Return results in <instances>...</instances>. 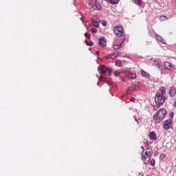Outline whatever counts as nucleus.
Segmentation results:
<instances>
[{"instance_id":"8","label":"nucleus","mask_w":176,"mask_h":176,"mask_svg":"<svg viewBox=\"0 0 176 176\" xmlns=\"http://www.w3.org/2000/svg\"><path fill=\"white\" fill-rule=\"evenodd\" d=\"M122 75L125 76L128 79H135L137 78V74L135 73H131L129 71L123 72Z\"/></svg>"},{"instance_id":"5","label":"nucleus","mask_w":176,"mask_h":176,"mask_svg":"<svg viewBox=\"0 0 176 176\" xmlns=\"http://www.w3.org/2000/svg\"><path fill=\"white\" fill-rule=\"evenodd\" d=\"M89 7L91 9H94V10H100L101 9V5H100V2L97 1V0H91L89 3Z\"/></svg>"},{"instance_id":"29","label":"nucleus","mask_w":176,"mask_h":176,"mask_svg":"<svg viewBox=\"0 0 176 176\" xmlns=\"http://www.w3.org/2000/svg\"><path fill=\"white\" fill-rule=\"evenodd\" d=\"M104 1H106L107 2H109V0H104Z\"/></svg>"},{"instance_id":"12","label":"nucleus","mask_w":176,"mask_h":176,"mask_svg":"<svg viewBox=\"0 0 176 176\" xmlns=\"http://www.w3.org/2000/svg\"><path fill=\"white\" fill-rule=\"evenodd\" d=\"M99 45L101 47H105L107 46V40L104 38H100L99 39Z\"/></svg>"},{"instance_id":"3","label":"nucleus","mask_w":176,"mask_h":176,"mask_svg":"<svg viewBox=\"0 0 176 176\" xmlns=\"http://www.w3.org/2000/svg\"><path fill=\"white\" fill-rule=\"evenodd\" d=\"M142 160L144 162V164H148L151 162V158L152 157V149L146 148L144 153V146H142Z\"/></svg>"},{"instance_id":"2","label":"nucleus","mask_w":176,"mask_h":176,"mask_svg":"<svg viewBox=\"0 0 176 176\" xmlns=\"http://www.w3.org/2000/svg\"><path fill=\"white\" fill-rule=\"evenodd\" d=\"M166 115H167V110L166 109L162 108L160 109L153 116L155 124L160 123L166 118Z\"/></svg>"},{"instance_id":"14","label":"nucleus","mask_w":176,"mask_h":176,"mask_svg":"<svg viewBox=\"0 0 176 176\" xmlns=\"http://www.w3.org/2000/svg\"><path fill=\"white\" fill-rule=\"evenodd\" d=\"M155 37H156L157 41L160 42V43H163L164 45H165L166 40H164V38H163V37H162L160 35H159L157 34H155Z\"/></svg>"},{"instance_id":"21","label":"nucleus","mask_w":176,"mask_h":176,"mask_svg":"<svg viewBox=\"0 0 176 176\" xmlns=\"http://www.w3.org/2000/svg\"><path fill=\"white\" fill-rule=\"evenodd\" d=\"M90 31H91V32H92V34H96L97 32V29L91 28Z\"/></svg>"},{"instance_id":"25","label":"nucleus","mask_w":176,"mask_h":176,"mask_svg":"<svg viewBox=\"0 0 176 176\" xmlns=\"http://www.w3.org/2000/svg\"><path fill=\"white\" fill-rule=\"evenodd\" d=\"M130 101L132 102H135V98H131Z\"/></svg>"},{"instance_id":"9","label":"nucleus","mask_w":176,"mask_h":176,"mask_svg":"<svg viewBox=\"0 0 176 176\" xmlns=\"http://www.w3.org/2000/svg\"><path fill=\"white\" fill-rule=\"evenodd\" d=\"M171 123H173V120L171 119L165 120L164 124V130H169V129H171Z\"/></svg>"},{"instance_id":"19","label":"nucleus","mask_w":176,"mask_h":176,"mask_svg":"<svg viewBox=\"0 0 176 176\" xmlns=\"http://www.w3.org/2000/svg\"><path fill=\"white\" fill-rule=\"evenodd\" d=\"M91 23L94 27L98 28L100 25V24L98 23V21H97L91 20Z\"/></svg>"},{"instance_id":"24","label":"nucleus","mask_w":176,"mask_h":176,"mask_svg":"<svg viewBox=\"0 0 176 176\" xmlns=\"http://www.w3.org/2000/svg\"><path fill=\"white\" fill-rule=\"evenodd\" d=\"M102 24L103 27H107V25H108L107 21H102Z\"/></svg>"},{"instance_id":"18","label":"nucleus","mask_w":176,"mask_h":176,"mask_svg":"<svg viewBox=\"0 0 176 176\" xmlns=\"http://www.w3.org/2000/svg\"><path fill=\"white\" fill-rule=\"evenodd\" d=\"M134 3L135 5H138V6H141V5H142V0H134Z\"/></svg>"},{"instance_id":"27","label":"nucleus","mask_w":176,"mask_h":176,"mask_svg":"<svg viewBox=\"0 0 176 176\" xmlns=\"http://www.w3.org/2000/svg\"><path fill=\"white\" fill-rule=\"evenodd\" d=\"M99 80H104V76H100Z\"/></svg>"},{"instance_id":"10","label":"nucleus","mask_w":176,"mask_h":176,"mask_svg":"<svg viewBox=\"0 0 176 176\" xmlns=\"http://www.w3.org/2000/svg\"><path fill=\"white\" fill-rule=\"evenodd\" d=\"M164 69H168L169 71H174V65L170 62H164Z\"/></svg>"},{"instance_id":"17","label":"nucleus","mask_w":176,"mask_h":176,"mask_svg":"<svg viewBox=\"0 0 176 176\" xmlns=\"http://www.w3.org/2000/svg\"><path fill=\"white\" fill-rule=\"evenodd\" d=\"M141 74H142V76H144V78H148L150 76L149 74L144 70L141 71Z\"/></svg>"},{"instance_id":"4","label":"nucleus","mask_w":176,"mask_h":176,"mask_svg":"<svg viewBox=\"0 0 176 176\" xmlns=\"http://www.w3.org/2000/svg\"><path fill=\"white\" fill-rule=\"evenodd\" d=\"M113 32L118 38H121L124 35V29L120 25H116L113 28Z\"/></svg>"},{"instance_id":"26","label":"nucleus","mask_w":176,"mask_h":176,"mask_svg":"<svg viewBox=\"0 0 176 176\" xmlns=\"http://www.w3.org/2000/svg\"><path fill=\"white\" fill-rule=\"evenodd\" d=\"M85 36H86V38H90V35L88 34L87 33H85Z\"/></svg>"},{"instance_id":"13","label":"nucleus","mask_w":176,"mask_h":176,"mask_svg":"<svg viewBox=\"0 0 176 176\" xmlns=\"http://www.w3.org/2000/svg\"><path fill=\"white\" fill-rule=\"evenodd\" d=\"M109 58L111 60H116V58H118V53L113 52V54H110L108 56H106V60H109Z\"/></svg>"},{"instance_id":"7","label":"nucleus","mask_w":176,"mask_h":176,"mask_svg":"<svg viewBox=\"0 0 176 176\" xmlns=\"http://www.w3.org/2000/svg\"><path fill=\"white\" fill-rule=\"evenodd\" d=\"M100 69L102 72V74H108V75H109V76H111L112 75V72H113V69H108V67H107V66L102 65L100 67Z\"/></svg>"},{"instance_id":"16","label":"nucleus","mask_w":176,"mask_h":176,"mask_svg":"<svg viewBox=\"0 0 176 176\" xmlns=\"http://www.w3.org/2000/svg\"><path fill=\"white\" fill-rule=\"evenodd\" d=\"M120 2V0H109L108 3L111 5H118Z\"/></svg>"},{"instance_id":"20","label":"nucleus","mask_w":176,"mask_h":176,"mask_svg":"<svg viewBox=\"0 0 176 176\" xmlns=\"http://www.w3.org/2000/svg\"><path fill=\"white\" fill-rule=\"evenodd\" d=\"M113 74L116 76H120V75H122L121 76H124L123 73H120V72H116H116H113Z\"/></svg>"},{"instance_id":"6","label":"nucleus","mask_w":176,"mask_h":176,"mask_svg":"<svg viewBox=\"0 0 176 176\" xmlns=\"http://www.w3.org/2000/svg\"><path fill=\"white\" fill-rule=\"evenodd\" d=\"M126 42H129V39L127 38H126V36H124L122 41L121 42V43L118 44V45H115L113 46V49L115 50H119V49H122V47H124Z\"/></svg>"},{"instance_id":"15","label":"nucleus","mask_w":176,"mask_h":176,"mask_svg":"<svg viewBox=\"0 0 176 176\" xmlns=\"http://www.w3.org/2000/svg\"><path fill=\"white\" fill-rule=\"evenodd\" d=\"M150 140H153V141H156L157 140V135H156V132L151 131L149 134Z\"/></svg>"},{"instance_id":"1","label":"nucleus","mask_w":176,"mask_h":176,"mask_svg":"<svg viewBox=\"0 0 176 176\" xmlns=\"http://www.w3.org/2000/svg\"><path fill=\"white\" fill-rule=\"evenodd\" d=\"M166 88L164 87H161L158 91L156 93L155 96V105H154L153 109L154 111H157L159 108L166 102Z\"/></svg>"},{"instance_id":"22","label":"nucleus","mask_w":176,"mask_h":176,"mask_svg":"<svg viewBox=\"0 0 176 176\" xmlns=\"http://www.w3.org/2000/svg\"><path fill=\"white\" fill-rule=\"evenodd\" d=\"M156 164L155 160H151V162H150V164L151 166H155V164Z\"/></svg>"},{"instance_id":"28","label":"nucleus","mask_w":176,"mask_h":176,"mask_svg":"<svg viewBox=\"0 0 176 176\" xmlns=\"http://www.w3.org/2000/svg\"><path fill=\"white\" fill-rule=\"evenodd\" d=\"M135 122H138V124L140 123V122H138V120H137V118H135Z\"/></svg>"},{"instance_id":"11","label":"nucleus","mask_w":176,"mask_h":176,"mask_svg":"<svg viewBox=\"0 0 176 176\" xmlns=\"http://www.w3.org/2000/svg\"><path fill=\"white\" fill-rule=\"evenodd\" d=\"M168 94L170 97H174L176 94V87H171L169 89Z\"/></svg>"},{"instance_id":"23","label":"nucleus","mask_w":176,"mask_h":176,"mask_svg":"<svg viewBox=\"0 0 176 176\" xmlns=\"http://www.w3.org/2000/svg\"><path fill=\"white\" fill-rule=\"evenodd\" d=\"M160 20H167V16H161L160 17Z\"/></svg>"}]
</instances>
